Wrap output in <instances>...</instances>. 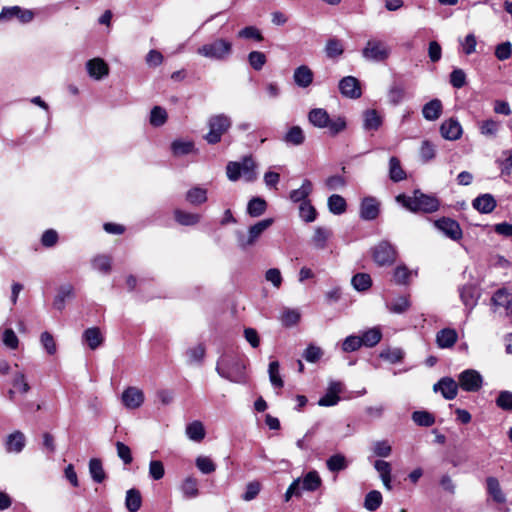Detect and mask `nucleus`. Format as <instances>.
I'll use <instances>...</instances> for the list:
<instances>
[{"mask_svg":"<svg viewBox=\"0 0 512 512\" xmlns=\"http://www.w3.org/2000/svg\"><path fill=\"white\" fill-rule=\"evenodd\" d=\"M396 201L411 212L433 213L439 209L440 202L433 196L415 190L412 196L399 194Z\"/></svg>","mask_w":512,"mask_h":512,"instance_id":"f257e3e1","label":"nucleus"},{"mask_svg":"<svg viewBox=\"0 0 512 512\" xmlns=\"http://www.w3.org/2000/svg\"><path fill=\"white\" fill-rule=\"evenodd\" d=\"M232 51V42L224 38H216L197 49L200 56L213 61H226Z\"/></svg>","mask_w":512,"mask_h":512,"instance_id":"f03ea898","label":"nucleus"},{"mask_svg":"<svg viewBox=\"0 0 512 512\" xmlns=\"http://www.w3.org/2000/svg\"><path fill=\"white\" fill-rule=\"evenodd\" d=\"M245 365L234 357L223 356L216 366L217 373L222 377L234 383H242L245 380Z\"/></svg>","mask_w":512,"mask_h":512,"instance_id":"7ed1b4c3","label":"nucleus"},{"mask_svg":"<svg viewBox=\"0 0 512 512\" xmlns=\"http://www.w3.org/2000/svg\"><path fill=\"white\" fill-rule=\"evenodd\" d=\"M226 174L230 181H237L243 177L246 182H253L257 178L256 163L250 156L244 157L239 162H229L226 166Z\"/></svg>","mask_w":512,"mask_h":512,"instance_id":"20e7f679","label":"nucleus"},{"mask_svg":"<svg viewBox=\"0 0 512 512\" xmlns=\"http://www.w3.org/2000/svg\"><path fill=\"white\" fill-rule=\"evenodd\" d=\"M207 125L209 131L204 136V139L209 144H217L221 141L222 136L230 129L232 121L226 114H216L209 117Z\"/></svg>","mask_w":512,"mask_h":512,"instance_id":"39448f33","label":"nucleus"},{"mask_svg":"<svg viewBox=\"0 0 512 512\" xmlns=\"http://www.w3.org/2000/svg\"><path fill=\"white\" fill-rule=\"evenodd\" d=\"M274 223L273 218H266L263 220L258 221L257 223L251 225L248 228V231L246 234L244 233H237V242L241 249H247L252 246H254L262 234L272 226Z\"/></svg>","mask_w":512,"mask_h":512,"instance_id":"423d86ee","label":"nucleus"},{"mask_svg":"<svg viewBox=\"0 0 512 512\" xmlns=\"http://www.w3.org/2000/svg\"><path fill=\"white\" fill-rule=\"evenodd\" d=\"M362 57L368 62H385L391 55L390 46L380 39H369L361 51Z\"/></svg>","mask_w":512,"mask_h":512,"instance_id":"0eeeda50","label":"nucleus"},{"mask_svg":"<svg viewBox=\"0 0 512 512\" xmlns=\"http://www.w3.org/2000/svg\"><path fill=\"white\" fill-rule=\"evenodd\" d=\"M396 249L388 241L379 242L372 251V257L376 264L379 266L392 265L396 260Z\"/></svg>","mask_w":512,"mask_h":512,"instance_id":"6e6552de","label":"nucleus"},{"mask_svg":"<svg viewBox=\"0 0 512 512\" xmlns=\"http://www.w3.org/2000/svg\"><path fill=\"white\" fill-rule=\"evenodd\" d=\"M459 386L467 392H477L483 385L481 374L474 369H467L458 376Z\"/></svg>","mask_w":512,"mask_h":512,"instance_id":"1a4fd4ad","label":"nucleus"},{"mask_svg":"<svg viewBox=\"0 0 512 512\" xmlns=\"http://www.w3.org/2000/svg\"><path fill=\"white\" fill-rule=\"evenodd\" d=\"M434 225L445 236L457 241L462 238V230L459 223L451 218L443 217L434 222Z\"/></svg>","mask_w":512,"mask_h":512,"instance_id":"9d476101","label":"nucleus"},{"mask_svg":"<svg viewBox=\"0 0 512 512\" xmlns=\"http://www.w3.org/2000/svg\"><path fill=\"white\" fill-rule=\"evenodd\" d=\"M34 14L32 11L22 9L19 6L4 7L0 12V21L6 22L13 18H17L21 23H28L32 21Z\"/></svg>","mask_w":512,"mask_h":512,"instance_id":"9b49d317","label":"nucleus"},{"mask_svg":"<svg viewBox=\"0 0 512 512\" xmlns=\"http://www.w3.org/2000/svg\"><path fill=\"white\" fill-rule=\"evenodd\" d=\"M340 93L347 98L357 99L361 96L360 82L353 76H346L339 82Z\"/></svg>","mask_w":512,"mask_h":512,"instance_id":"f8f14e48","label":"nucleus"},{"mask_svg":"<svg viewBox=\"0 0 512 512\" xmlns=\"http://www.w3.org/2000/svg\"><path fill=\"white\" fill-rule=\"evenodd\" d=\"M462 133V126L455 118L445 120L440 126L441 136L449 141L458 140L462 136Z\"/></svg>","mask_w":512,"mask_h":512,"instance_id":"ddd939ff","label":"nucleus"},{"mask_svg":"<svg viewBox=\"0 0 512 512\" xmlns=\"http://www.w3.org/2000/svg\"><path fill=\"white\" fill-rule=\"evenodd\" d=\"M122 402L128 409L139 408L144 402V393L137 387H128L122 393Z\"/></svg>","mask_w":512,"mask_h":512,"instance_id":"4468645a","label":"nucleus"},{"mask_svg":"<svg viewBox=\"0 0 512 512\" xmlns=\"http://www.w3.org/2000/svg\"><path fill=\"white\" fill-rule=\"evenodd\" d=\"M459 384L450 377L441 378L433 386L435 392L440 391L442 396L447 400H452L457 396Z\"/></svg>","mask_w":512,"mask_h":512,"instance_id":"2eb2a0df","label":"nucleus"},{"mask_svg":"<svg viewBox=\"0 0 512 512\" xmlns=\"http://www.w3.org/2000/svg\"><path fill=\"white\" fill-rule=\"evenodd\" d=\"M89 76L95 80H101L109 74L108 64L101 58H93L86 63Z\"/></svg>","mask_w":512,"mask_h":512,"instance_id":"dca6fc26","label":"nucleus"},{"mask_svg":"<svg viewBox=\"0 0 512 512\" xmlns=\"http://www.w3.org/2000/svg\"><path fill=\"white\" fill-rule=\"evenodd\" d=\"M341 392L342 383L339 381H331L325 395L319 399L318 404L324 407L336 405L340 400L339 394Z\"/></svg>","mask_w":512,"mask_h":512,"instance_id":"f3484780","label":"nucleus"},{"mask_svg":"<svg viewBox=\"0 0 512 512\" xmlns=\"http://www.w3.org/2000/svg\"><path fill=\"white\" fill-rule=\"evenodd\" d=\"M486 490L488 496L493 500V502L497 504L506 503V495L496 477L489 476L486 478Z\"/></svg>","mask_w":512,"mask_h":512,"instance_id":"a211bd4d","label":"nucleus"},{"mask_svg":"<svg viewBox=\"0 0 512 512\" xmlns=\"http://www.w3.org/2000/svg\"><path fill=\"white\" fill-rule=\"evenodd\" d=\"M460 299L468 313L477 305L479 294L473 285H464L459 289Z\"/></svg>","mask_w":512,"mask_h":512,"instance_id":"6ab92c4d","label":"nucleus"},{"mask_svg":"<svg viewBox=\"0 0 512 512\" xmlns=\"http://www.w3.org/2000/svg\"><path fill=\"white\" fill-rule=\"evenodd\" d=\"M26 444L25 435L21 431L9 434L5 441V448L8 453H20Z\"/></svg>","mask_w":512,"mask_h":512,"instance_id":"aec40b11","label":"nucleus"},{"mask_svg":"<svg viewBox=\"0 0 512 512\" xmlns=\"http://www.w3.org/2000/svg\"><path fill=\"white\" fill-rule=\"evenodd\" d=\"M13 388L8 391L9 399L14 400L15 393L26 394L30 391V385L27 382L26 376L23 372L17 371L14 373L12 379Z\"/></svg>","mask_w":512,"mask_h":512,"instance_id":"412c9836","label":"nucleus"},{"mask_svg":"<svg viewBox=\"0 0 512 512\" xmlns=\"http://www.w3.org/2000/svg\"><path fill=\"white\" fill-rule=\"evenodd\" d=\"M332 235L333 232L330 228L318 226L314 230V234L311 238V244L314 248L323 250L327 247V243Z\"/></svg>","mask_w":512,"mask_h":512,"instance_id":"4be33fe9","label":"nucleus"},{"mask_svg":"<svg viewBox=\"0 0 512 512\" xmlns=\"http://www.w3.org/2000/svg\"><path fill=\"white\" fill-rule=\"evenodd\" d=\"M492 302L495 307H503L507 315L512 314V293L506 288L497 290L492 297Z\"/></svg>","mask_w":512,"mask_h":512,"instance_id":"5701e85b","label":"nucleus"},{"mask_svg":"<svg viewBox=\"0 0 512 512\" xmlns=\"http://www.w3.org/2000/svg\"><path fill=\"white\" fill-rule=\"evenodd\" d=\"M379 214V202L373 197L365 198L361 203L360 216L364 220H374Z\"/></svg>","mask_w":512,"mask_h":512,"instance_id":"b1692460","label":"nucleus"},{"mask_svg":"<svg viewBox=\"0 0 512 512\" xmlns=\"http://www.w3.org/2000/svg\"><path fill=\"white\" fill-rule=\"evenodd\" d=\"M443 112L442 102L435 98L427 102L422 108V115L427 121H436Z\"/></svg>","mask_w":512,"mask_h":512,"instance_id":"393cba45","label":"nucleus"},{"mask_svg":"<svg viewBox=\"0 0 512 512\" xmlns=\"http://www.w3.org/2000/svg\"><path fill=\"white\" fill-rule=\"evenodd\" d=\"M293 79L297 86L307 88L313 81V72L308 66L301 65L295 69Z\"/></svg>","mask_w":512,"mask_h":512,"instance_id":"a878e982","label":"nucleus"},{"mask_svg":"<svg viewBox=\"0 0 512 512\" xmlns=\"http://www.w3.org/2000/svg\"><path fill=\"white\" fill-rule=\"evenodd\" d=\"M83 341L89 346L91 350H95L103 343V336L98 327H91L86 329L82 335Z\"/></svg>","mask_w":512,"mask_h":512,"instance_id":"bb28decb","label":"nucleus"},{"mask_svg":"<svg viewBox=\"0 0 512 512\" xmlns=\"http://www.w3.org/2000/svg\"><path fill=\"white\" fill-rule=\"evenodd\" d=\"M313 190L312 182L309 179H305L302 182L301 187L294 189L289 194V199L294 203H302L308 201L307 198Z\"/></svg>","mask_w":512,"mask_h":512,"instance_id":"cd10ccee","label":"nucleus"},{"mask_svg":"<svg viewBox=\"0 0 512 512\" xmlns=\"http://www.w3.org/2000/svg\"><path fill=\"white\" fill-rule=\"evenodd\" d=\"M458 339L457 332L451 328H444L436 335V342L440 348L452 347Z\"/></svg>","mask_w":512,"mask_h":512,"instance_id":"c85d7f7f","label":"nucleus"},{"mask_svg":"<svg viewBox=\"0 0 512 512\" xmlns=\"http://www.w3.org/2000/svg\"><path fill=\"white\" fill-rule=\"evenodd\" d=\"M74 297V288L70 284L63 285L59 288L57 295L53 301L55 309L62 311L65 308V302L67 299Z\"/></svg>","mask_w":512,"mask_h":512,"instance_id":"c756f323","label":"nucleus"},{"mask_svg":"<svg viewBox=\"0 0 512 512\" xmlns=\"http://www.w3.org/2000/svg\"><path fill=\"white\" fill-rule=\"evenodd\" d=\"M473 207L481 213H490L496 207V201L490 194L478 196L473 200Z\"/></svg>","mask_w":512,"mask_h":512,"instance_id":"7c9ffc66","label":"nucleus"},{"mask_svg":"<svg viewBox=\"0 0 512 512\" xmlns=\"http://www.w3.org/2000/svg\"><path fill=\"white\" fill-rule=\"evenodd\" d=\"M386 306L393 314H403L410 308L411 302L409 296L401 295L393 298Z\"/></svg>","mask_w":512,"mask_h":512,"instance_id":"2f4dec72","label":"nucleus"},{"mask_svg":"<svg viewBox=\"0 0 512 512\" xmlns=\"http://www.w3.org/2000/svg\"><path fill=\"white\" fill-rule=\"evenodd\" d=\"M374 468L379 473V476L382 480L384 487L387 490H391L392 489V486H391V470L392 469H391L390 463L387 461H384V460H377L374 463Z\"/></svg>","mask_w":512,"mask_h":512,"instance_id":"473e14b6","label":"nucleus"},{"mask_svg":"<svg viewBox=\"0 0 512 512\" xmlns=\"http://www.w3.org/2000/svg\"><path fill=\"white\" fill-rule=\"evenodd\" d=\"M187 437L194 442H201L206 435L204 425L201 421L195 420L186 426Z\"/></svg>","mask_w":512,"mask_h":512,"instance_id":"72a5a7b5","label":"nucleus"},{"mask_svg":"<svg viewBox=\"0 0 512 512\" xmlns=\"http://www.w3.org/2000/svg\"><path fill=\"white\" fill-rule=\"evenodd\" d=\"M180 490L185 498H196L199 495L198 480L193 476L186 477L181 483Z\"/></svg>","mask_w":512,"mask_h":512,"instance_id":"f704fd0d","label":"nucleus"},{"mask_svg":"<svg viewBox=\"0 0 512 512\" xmlns=\"http://www.w3.org/2000/svg\"><path fill=\"white\" fill-rule=\"evenodd\" d=\"M321 484L322 480L317 471H310L301 479L303 491L314 492L321 486Z\"/></svg>","mask_w":512,"mask_h":512,"instance_id":"c9c22d12","label":"nucleus"},{"mask_svg":"<svg viewBox=\"0 0 512 512\" xmlns=\"http://www.w3.org/2000/svg\"><path fill=\"white\" fill-rule=\"evenodd\" d=\"M308 119L315 127L325 128L328 125L329 114L325 109L315 108L309 112Z\"/></svg>","mask_w":512,"mask_h":512,"instance_id":"e433bc0d","label":"nucleus"},{"mask_svg":"<svg viewBox=\"0 0 512 512\" xmlns=\"http://www.w3.org/2000/svg\"><path fill=\"white\" fill-rule=\"evenodd\" d=\"M283 141L288 145L299 146L305 141V134L301 127L293 126L283 137Z\"/></svg>","mask_w":512,"mask_h":512,"instance_id":"4c0bfd02","label":"nucleus"},{"mask_svg":"<svg viewBox=\"0 0 512 512\" xmlns=\"http://www.w3.org/2000/svg\"><path fill=\"white\" fill-rule=\"evenodd\" d=\"M500 126V122L494 119H487L478 123L480 133L489 138H495L497 136Z\"/></svg>","mask_w":512,"mask_h":512,"instance_id":"58836bf2","label":"nucleus"},{"mask_svg":"<svg viewBox=\"0 0 512 512\" xmlns=\"http://www.w3.org/2000/svg\"><path fill=\"white\" fill-rule=\"evenodd\" d=\"M89 473L96 483H102L106 479V473L102 461L99 458H92L89 461Z\"/></svg>","mask_w":512,"mask_h":512,"instance_id":"ea45409f","label":"nucleus"},{"mask_svg":"<svg viewBox=\"0 0 512 512\" xmlns=\"http://www.w3.org/2000/svg\"><path fill=\"white\" fill-rule=\"evenodd\" d=\"M267 209V202L261 197H253L247 205V213L251 217H260Z\"/></svg>","mask_w":512,"mask_h":512,"instance_id":"a19ab883","label":"nucleus"},{"mask_svg":"<svg viewBox=\"0 0 512 512\" xmlns=\"http://www.w3.org/2000/svg\"><path fill=\"white\" fill-rule=\"evenodd\" d=\"M360 337H361L363 346L374 347L381 341L382 332H381L380 328L373 327V328L366 330Z\"/></svg>","mask_w":512,"mask_h":512,"instance_id":"79ce46f5","label":"nucleus"},{"mask_svg":"<svg viewBox=\"0 0 512 512\" xmlns=\"http://www.w3.org/2000/svg\"><path fill=\"white\" fill-rule=\"evenodd\" d=\"M171 150L174 156L180 157L193 153L195 145L192 141L175 140L171 144Z\"/></svg>","mask_w":512,"mask_h":512,"instance_id":"37998d69","label":"nucleus"},{"mask_svg":"<svg viewBox=\"0 0 512 512\" xmlns=\"http://www.w3.org/2000/svg\"><path fill=\"white\" fill-rule=\"evenodd\" d=\"M142 504L141 494L136 489H130L126 492L125 506L129 512H137Z\"/></svg>","mask_w":512,"mask_h":512,"instance_id":"c03bdc74","label":"nucleus"},{"mask_svg":"<svg viewBox=\"0 0 512 512\" xmlns=\"http://www.w3.org/2000/svg\"><path fill=\"white\" fill-rule=\"evenodd\" d=\"M186 200L192 205H201L207 201V190L202 187H193L186 193Z\"/></svg>","mask_w":512,"mask_h":512,"instance_id":"a18cd8bd","label":"nucleus"},{"mask_svg":"<svg viewBox=\"0 0 512 512\" xmlns=\"http://www.w3.org/2000/svg\"><path fill=\"white\" fill-rule=\"evenodd\" d=\"M380 358L389 362L390 364H396L402 362L405 353L401 348H387L380 352Z\"/></svg>","mask_w":512,"mask_h":512,"instance_id":"49530a36","label":"nucleus"},{"mask_svg":"<svg viewBox=\"0 0 512 512\" xmlns=\"http://www.w3.org/2000/svg\"><path fill=\"white\" fill-rule=\"evenodd\" d=\"M389 177L394 182H400L406 178V172L402 169L397 157H391L389 160Z\"/></svg>","mask_w":512,"mask_h":512,"instance_id":"de8ad7c7","label":"nucleus"},{"mask_svg":"<svg viewBox=\"0 0 512 512\" xmlns=\"http://www.w3.org/2000/svg\"><path fill=\"white\" fill-rule=\"evenodd\" d=\"M175 220L184 226H192L200 221V215L190 212H185L180 209L174 211Z\"/></svg>","mask_w":512,"mask_h":512,"instance_id":"09e8293b","label":"nucleus"},{"mask_svg":"<svg viewBox=\"0 0 512 512\" xmlns=\"http://www.w3.org/2000/svg\"><path fill=\"white\" fill-rule=\"evenodd\" d=\"M344 52L343 44L340 40L336 38H331L327 41L325 46L326 56L330 59H335L340 57Z\"/></svg>","mask_w":512,"mask_h":512,"instance_id":"8fccbe9b","label":"nucleus"},{"mask_svg":"<svg viewBox=\"0 0 512 512\" xmlns=\"http://www.w3.org/2000/svg\"><path fill=\"white\" fill-rule=\"evenodd\" d=\"M328 207L331 213L340 215L346 211L347 205L342 196L333 194L328 198Z\"/></svg>","mask_w":512,"mask_h":512,"instance_id":"3c124183","label":"nucleus"},{"mask_svg":"<svg viewBox=\"0 0 512 512\" xmlns=\"http://www.w3.org/2000/svg\"><path fill=\"white\" fill-rule=\"evenodd\" d=\"M382 124V119L376 110H367L364 113V129L377 130Z\"/></svg>","mask_w":512,"mask_h":512,"instance_id":"603ef678","label":"nucleus"},{"mask_svg":"<svg viewBox=\"0 0 512 512\" xmlns=\"http://www.w3.org/2000/svg\"><path fill=\"white\" fill-rule=\"evenodd\" d=\"M352 286L357 291H366L372 285V279L367 273H357L352 277Z\"/></svg>","mask_w":512,"mask_h":512,"instance_id":"864d4df0","label":"nucleus"},{"mask_svg":"<svg viewBox=\"0 0 512 512\" xmlns=\"http://www.w3.org/2000/svg\"><path fill=\"white\" fill-rule=\"evenodd\" d=\"M280 365L278 361H272L269 363L268 374L269 380L273 387L282 388L284 386V382L280 375Z\"/></svg>","mask_w":512,"mask_h":512,"instance_id":"5fc2aeb1","label":"nucleus"},{"mask_svg":"<svg viewBox=\"0 0 512 512\" xmlns=\"http://www.w3.org/2000/svg\"><path fill=\"white\" fill-rule=\"evenodd\" d=\"M381 504L382 495L379 491L372 490L365 496L364 507L368 511H376L381 506Z\"/></svg>","mask_w":512,"mask_h":512,"instance_id":"6e6d98bb","label":"nucleus"},{"mask_svg":"<svg viewBox=\"0 0 512 512\" xmlns=\"http://www.w3.org/2000/svg\"><path fill=\"white\" fill-rule=\"evenodd\" d=\"M195 465L203 474H211L216 470V464L208 456H198L195 460Z\"/></svg>","mask_w":512,"mask_h":512,"instance_id":"4d7b16f0","label":"nucleus"},{"mask_svg":"<svg viewBox=\"0 0 512 512\" xmlns=\"http://www.w3.org/2000/svg\"><path fill=\"white\" fill-rule=\"evenodd\" d=\"M167 121V112L160 106H155L150 113V124L154 127H160Z\"/></svg>","mask_w":512,"mask_h":512,"instance_id":"13d9d810","label":"nucleus"},{"mask_svg":"<svg viewBox=\"0 0 512 512\" xmlns=\"http://www.w3.org/2000/svg\"><path fill=\"white\" fill-rule=\"evenodd\" d=\"M412 420L419 426L430 427L435 423L434 416L427 411H415Z\"/></svg>","mask_w":512,"mask_h":512,"instance_id":"bf43d9fd","label":"nucleus"},{"mask_svg":"<svg viewBox=\"0 0 512 512\" xmlns=\"http://www.w3.org/2000/svg\"><path fill=\"white\" fill-rule=\"evenodd\" d=\"M299 214L305 222H313L317 216L316 209L310 201H304L300 204Z\"/></svg>","mask_w":512,"mask_h":512,"instance_id":"052dcab7","label":"nucleus"},{"mask_svg":"<svg viewBox=\"0 0 512 512\" xmlns=\"http://www.w3.org/2000/svg\"><path fill=\"white\" fill-rule=\"evenodd\" d=\"M300 319V313L296 309L286 308L283 310L280 316L282 324L286 327L294 326Z\"/></svg>","mask_w":512,"mask_h":512,"instance_id":"680f3d73","label":"nucleus"},{"mask_svg":"<svg viewBox=\"0 0 512 512\" xmlns=\"http://www.w3.org/2000/svg\"><path fill=\"white\" fill-rule=\"evenodd\" d=\"M326 465L330 471L338 472L347 467V462L346 458L342 454H335L327 460Z\"/></svg>","mask_w":512,"mask_h":512,"instance_id":"e2e57ef3","label":"nucleus"},{"mask_svg":"<svg viewBox=\"0 0 512 512\" xmlns=\"http://www.w3.org/2000/svg\"><path fill=\"white\" fill-rule=\"evenodd\" d=\"M93 269L107 274L111 270V259L106 255H99L92 260Z\"/></svg>","mask_w":512,"mask_h":512,"instance_id":"0e129e2a","label":"nucleus"},{"mask_svg":"<svg viewBox=\"0 0 512 512\" xmlns=\"http://www.w3.org/2000/svg\"><path fill=\"white\" fill-rule=\"evenodd\" d=\"M362 346L363 344L360 336L350 335L344 339L341 348L343 352L349 353L358 350Z\"/></svg>","mask_w":512,"mask_h":512,"instance_id":"69168bd1","label":"nucleus"},{"mask_svg":"<svg viewBox=\"0 0 512 512\" xmlns=\"http://www.w3.org/2000/svg\"><path fill=\"white\" fill-rule=\"evenodd\" d=\"M248 61L253 69L259 71L266 63V56L263 52L252 51L248 55Z\"/></svg>","mask_w":512,"mask_h":512,"instance_id":"338daca9","label":"nucleus"},{"mask_svg":"<svg viewBox=\"0 0 512 512\" xmlns=\"http://www.w3.org/2000/svg\"><path fill=\"white\" fill-rule=\"evenodd\" d=\"M496 405L506 411L512 410V392L504 390L501 391L496 399Z\"/></svg>","mask_w":512,"mask_h":512,"instance_id":"774afa93","label":"nucleus"}]
</instances>
